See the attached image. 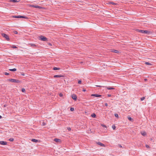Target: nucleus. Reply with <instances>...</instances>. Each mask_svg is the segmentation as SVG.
<instances>
[{
  "mask_svg": "<svg viewBox=\"0 0 156 156\" xmlns=\"http://www.w3.org/2000/svg\"><path fill=\"white\" fill-rule=\"evenodd\" d=\"M83 91L84 92H85L86 91V89H83Z\"/></svg>",
  "mask_w": 156,
  "mask_h": 156,
  "instance_id": "obj_43",
  "label": "nucleus"
},
{
  "mask_svg": "<svg viewBox=\"0 0 156 156\" xmlns=\"http://www.w3.org/2000/svg\"><path fill=\"white\" fill-rule=\"evenodd\" d=\"M59 95L60 97H62L63 96V94L62 93H60L59 94Z\"/></svg>",
  "mask_w": 156,
  "mask_h": 156,
  "instance_id": "obj_26",
  "label": "nucleus"
},
{
  "mask_svg": "<svg viewBox=\"0 0 156 156\" xmlns=\"http://www.w3.org/2000/svg\"><path fill=\"white\" fill-rule=\"evenodd\" d=\"M147 65H151V64L150 63H149L148 62H145V63Z\"/></svg>",
  "mask_w": 156,
  "mask_h": 156,
  "instance_id": "obj_23",
  "label": "nucleus"
},
{
  "mask_svg": "<svg viewBox=\"0 0 156 156\" xmlns=\"http://www.w3.org/2000/svg\"><path fill=\"white\" fill-rule=\"evenodd\" d=\"M110 3L112 4H113L114 3L113 2H111Z\"/></svg>",
  "mask_w": 156,
  "mask_h": 156,
  "instance_id": "obj_44",
  "label": "nucleus"
},
{
  "mask_svg": "<svg viewBox=\"0 0 156 156\" xmlns=\"http://www.w3.org/2000/svg\"><path fill=\"white\" fill-rule=\"evenodd\" d=\"M22 75H24L23 74H22Z\"/></svg>",
  "mask_w": 156,
  "mask_h": 156,
  "instance_id": "obj_47",
  "label": "nucleus"
},
{
  "mask_svg": "<svg viewBox=\"0 0 156 156\" xmlns=\"http://www.w3.org/2000/svg\"><path fill=\"white\" fill-rule=\"evenodd\" d=\"M111 94H108V96L109 97H111Z\"/></svg>",
  "mask_w": 156,
  "mask_h": 156,
  "instance_id": "obj_42",
  "label": "nucleus"
},
{
  "mask_svg": "<svg viewBox=\"0 0 156 156\" xmlns=\"http://www.w3.org/2000/svg\"><path fill=\"white\" fill-rule=\"evenodd\" d=\"M0 144L2 145H6L7 144V142L4 141H0Z\"/></svg>",
  "mask_w": 156,
  "mask_h": 156,
  "instance_id": "obj_8",
  "label": "nucleus"
},
{
  "mask_svg": "<svg viewBox=\"0 0 156 156\" xmlns=\"http://www.w3.org/2000/svg\"><path fill=\"white\" fill-rule=\"evenodd\" d=\"M144 80H145V81H146V80H147V79H144Z\"/></svg>",
  "mask_w": 156,
  "mask_h": 156,
  "instance_id": "obj_45",
  "label": "nucleus"
},
{
  "mask_svg": "<svg viewBox=\"0 0 156 156\" xmlns=\"http://www.w3.org/2000/svg\"><path fill=\"white\" fill-rule=\"evenodd\" d=\"M28 6L30 7H33L36 8L41 9L42 8L39 5H28Z\"/></svg>",
  "mask_w": 156,
  "mask_h": 156,
  "instance_id": "obj_3",
  "label": "nucleus"
},
{
  "mask_svg": "<svg viewBox=\"0 0 156 156\" xmlns=\"http://www.w3.org/2000/svg\"><path fill=\"white\" fill-rule=\"evenodd\" d=\"M105 106H108V104L107 103H105Z\"/></svg>",
  "mask_w": 156,
  "mask_h": 156,
  "instance_id": "obj_41",
  "label": "nucleus"
},
{
  "mask_svg": "<svg viewBox=\"0 0 156 156\" xmlns=\"http://www.w3.org/2000/svg\"><path fill=\"white\" fill-rule=\"evenodd\" d=\"M12 17L13 18H25L27 19V17L26 16H13Z\"/></svg>",
  "mask_w": 156,
  "mask_h": 156,
  "instance_id": "obj_4",
  "label": "nucleus"
},
{
  "mask_svg": "<svg viewBox=\"0 0 156 156\" xmlns=\"http://www.w3.org/2000/svg\"><path fill=\"white\" fill-rule=\"evenodd\" d=\"M9 140L10 141H12L14 140V139L13 138H11L9 139Z\"/></svg>",
  "mask_w": 156,
  "mask_h": 156,
  "instance_id": "obj_24",
  "label": "nucleus"
},
{
  "mask_svg": "<svg viewBox=\"0 0 156 156\" xmlns=\"http://www.w3.org/2000/svg\"><path fill=\"white\" fill-rule=\"evenodd\" d=\"M72 98L74 100H76L77 99L76 95L75 94H73L71 95Z\"/></svg>",
  "mask_w": 156,
  "mask_h": 156,
  "instance_id": "obj_7",
  "label": "nucleus"
},
{
  "mask_svg": "<svg viewBox=\"0 0 156 156\" xmlns=\"http://www.w3.org/2000/svg\"><path fill=\"white\" fill-rule=\"evenodd\" d=\"M48 44L50 46H52V44H51V43H48Z\"/></svg>",
  "mask_w": 156,
  "mask_h": 156,
  "instance_id": "obj_38",
  "label": "nucleus"
},
{
  "mask_svg": "<svg viewBox=\"0 0 156 156\" xmlns=\"http://www.w3.org/2000/svg\"><path fill=\"white\" fill-rule=\"evenodd\" d=\"M107 88V89L108 90H112V89H114V88L113 87H105Z\"/></svg>",
  "mask_w": 156,
  "mask_h": 156,
  "instance_id": "obj_18",
  "label": "nucleus"
},
{
  "mask_svg": "<svg viewBox=\"0 0 156 156\" xmlns=\"http://www.w3.org/2000/svg\"><path fill=\"white\" fill-rule=\"evenodd\" d=\"M8 81H10L12 82L13 83H19L20 82V81L18 80H16L12 79H9L8 80Z\"/></svg>",
  "mask_w": 156,
  "mask_h": 156,
  "instance_id": "obj_1",
  "label": "nucleus"
},
{
  "mask_svg": "<svg viewBox=\"0 0 156 156\" xmlns=\"http://www.w3.org/2000/svg\"><path fill=\"white\" fill-rule=\"evenodd\" d=\"M9 70L11 71H15L16 70V69L15 68H14L13 69H10Z\"/></svg>",
  "mask_w": 156,
  "mask_h": 156,
  "instance_id": "obj_17",
  "label": "nucleus"
},
{
  "mask_svg": "<svg viewBox=\"0 0 156 156\" xmlns=\"http://www.w3.org/2000/svg\"><path fill=\"white\" fill-rule=\"evenodd\" d=\"M115 116L116 117H117V118H118L119 117L118 115L117 114V113L115 114Z\"/></svg>",
  "mask_w": 156,
  "mask_h": 156,
  "instance_id": "obj_21",
  "label": "nucleus"
},
{
  "mask_svg": "<svg viewBox=\"0 0 156 156\" xmlns=\"http://www.w3.org/2000/svg\"><path fill=\"white\" fill-rule=\"evenodd\" d=\"M138 32H139L142 33L144 34H149L150 33V32L148 30H139Z\"/></svg>",
  "mask_w": 156,
  "mask_h": 156,
  "instance_id": "obj_2",
  "label": "nucleus"
},
{
  "mask_svg": "<svg viewBox=\"0 0 156 156\" xmlns=\"http://www.w3.org/2000/svg\"><path fill=\"white\" fill-rule=\"evenodd\" d=\"M112 128L113 129H115L116 128L115 126L114 125H113L112 126Z\"/></svg>",
  "mask_w": 156,
  "mask_h": 156,
  "instance_id": "obj_22",
  "label": "nucleus"
},
{
  "mask_svg": "<svg viewBox=\"0 0 156 156\" xmlns=\"http://www.w3.org/2000/svg\"><path fill=\"white\" fill-rule=\"evenodd\" d=\"M2 35L3 37L6 38L7 40L9 41V37L7 35L3 33L2 34Z\"/></svg>",
  "mask_w": 156,
  "mask_h": 156,
  "instance_id": "obj_5",
  "label": "nucleus"
},
{
  "mask_svg": "<svg viewBox=\"0 0 156 156\" xmlns=\"http://www.w3.org/2000/svg\"><path fill=\"white\" fill-rule=\"evenodd\" d=\"M60 69V68H59L55 67L53 68V70H59Z\"/></svg>",
  "mask_w": 156,
  "mask_h": 156,
  "instance_id": "obj_19",
  "label": "nucleus"
},
{
  "mask_svg": "<svg viewBox=\"0 0 156 156\" xmlns=\"http://www.w3.org/2000/svg\"><path fill=\"white\" fill-rule=\"evenodd\" d=\"M12 47L14 48H17V47L15 46H13Z\"/></svg>",
  "mask_w": 156,
  "mask_h": 156,
  "instance_id": "obj_33",
  "label": "nucleus"
},
{
  "mask_svg": "<svg viewBox=\"0 0 156 156\" xmlns=\"http://www.w3.org/2000/svg\"><path fill=\"white\" fill-rule=\"evenodd\" d=\"M40 38L41 40L43 41H47V39L46 38V37L43 36H41L40 37Z\"/></svg>",
  "mask_w": 156,
  "mask_h": 156,
  "instance_id": "obj_6",
  "label": "nucleus"
},
{
  "mask_svg": "<svg viewBox=\"0 0 156 156\" xmlns=\"http://www.w3.org/2000/svg\"><path fill=\"white\" fill-rule=\"evenodd\" d=\"M145 146L147 148H150V147H149V145H145Z\"/></svg>",
  "mask_w": 156,
  "mask_h": 156,
  "instance_id": "obj_28",
  "label": "nucleus"
},
{
  "mask_svg": "<svg viewBox=\"0 0 156 156\" xmlns=\"http://www.w3.org/2000/svg\"><path fill=\"white\" fill-rule=\"evenodd\" d=\"M2 118V116L0 115V119Z\"/></svg>",
  "mask_w": 156,
  "mask_h": 156,
  "instance_id": "obj_46",
  "label": "nucleus"
},
{
  "mask_svg": "<svg viewBox=\"0 0 156 156\" xmlns=\"http://www.w3.org/2000/svg\"><path fill=\"white\" fill-rule=\"evenodd\" d=\"M97 144L99 145H100L101 146H103V147H105V146L104 145V144H102L101 143V142H98L97 143Z\"/></svg>",
  "mask_w": 156,
  "mask_h": 156,
  "instance_id": "obj_14",
  "label": "nucleus"
},
{
  "mask_svg": "<svg viewBox=\"0 0 156 156\" xmlns=\"http://www.w3.org/2000/svg\"><path fill=\"white\" fill-rule=\"evenodd\" d=\"M112 52H115V53H118L119 52V51L117 50H115V49H112L111 50Z\"/></svg>",
  "mask_w": 156,
  "mask_h": 156,
  "instance_id": "obj_12",
  "label": "nucleus"
},
{
  "mask_svg": "<svg viewBox=\"0 0 156 156\" xmlns=\"http://www.w3.org/2000/svg\"><path fill=\"white\" fill-rule=\"evenodd\" d=\"M74 110V108H70V111H73Z\"/></svg>",
  "mask_w": 156,
  "mask_h": 156,
  "instance_id": "obj_27",
  "label": "nucleus"
},
{
  "mask_svg": "<svg viewBox=\"0 0 156 156\" xmlns=\"http://www.w3.org/2000/svg\"><path fill=\"white\" fill-rule=\"evenodd\" d=\"M11 1L14 2H17V0H11Z\"/></svg>",
  "mask_w": 156,
  "mask_h": 156,
  "instance_id": "obj_25",
  "label": "nucleus"
},
{
  "mask_svg": "<svg viewBox=\"0 0 156 156\" xmlns=\"http://www.w3.org/2000/svg\"><path fill=\"white\" fill-rule=\"evenodd\" d=\"M67 129L68 130H69V131L71 129V128L70 127L67 128Z\"/></svg>",
  "mask_w": 156,
  "mask_h": 156,
  "instance_id": "obj_35",
  "label": "nucleus"
},
{
  "mask_svg": "<svg viewBox=\"0 0 156 156\" xmlns=\"http://www.w3.org/2000/svg\"><path fill=\"white\" fill-rule=\"evenodd\" d=\"M14 33L15 34H17L18 33L17 32V31H15L14 32Z\"/></svg>",
  "mask_w": 156,
  "mask_h": 156,
  "instance_id": "obj_39",
  "label": "nucleus"
},
{
  "mask_svg": "<svg viewBox=\"0 0 156 156\" xmlns=\"http://www.w3.org/2000/svg\"><path fill=\"white\" fill-rule=\"evenodd\" d=\"M141 134L144 136H145L146 135V133L145 132H141Z\"/></svg>",
  "mask_w": 156,
  "mask_h": 156,
  "instance_id": "obj_16",
  "label": "nucleus"
},
{
  "mask_svg": "<svg viewBox=\"0 0 156 156\" xmlns=\"http://www.w3.org/2000/svg\"><path fill=\"white\" fill-rule=\"evenodd\" d=\"M5 75H8L9 74V73H6V72H5Z\"/></svg>",
  "mask_w": 156,
  "mask_h": 156,
  "instance_id": "obj_31",
  "label": "nucleus"
},
{
  "mask_svg": "<svg viewBox=\"0 0 156 156\" xmlns=\"http://www.w3.org/2000/svg\"><path fill=\"white\" fill-rule=\"evenodd\" d=\"M42 124L43 126H45L46 125V124L44 122H43Z\"/></svg>",
  "mask_w": 156,
  "mask_h": 156,
  "instance_id": "obj_40",
  "label": "nucleus"
},
{
  "mask_svg": "<svg viewBox=\"0 0 156 156\" xmlns=\"http://www.w3.org/2000/svg\"><path fill=\"white\" fill-rule=\"evenodd\" d=\"M91 116L93 118H95L96 116V115L94 113H93L91 115Z\"/></svg>",
  "mask_w": 156,
  "mask_h": 156,
  "instance_id": "obj_20",
  "label": "nucleus"
},
{
  "mask_svg": "<svg viewBox=\"0 0 156 156\" xmlns=\"http://www.w3.org/2000/svg\"><path fill=\"white\" fill-rule=\"evenodd\" d=\"M63 77V76L61 75H55L54 76V78H56V77H58L60 78L61 77Z\"/></svg>",
  "mask_w": 156,
  "mask_h": 156,
  "instance_id": "obj_11",
  "label": "nucleus"
},
{
  "mask_svg": "<svg viewBox=\"0 0 156 156\" xmlns=\"http://www.w3.org/2000/svg\"><path fill=\"white\" fill-rule=\"evenodd\" d=\"M144 99H145V98L144 97H142V98H141L140 99H141V101H143V100H144Z\"/></svg>",
  "mask_w": 156,
  "mask_h": 156,
  "instance_id": "obj_29",
  "label": "nucleus"
},
{
  "mask_svg": "<svg viewBox=\"0 0 156 156\" xmlns=\"http://www.w3.org/2000/svg\"><path fill=\"white\" fill-rule=\"evenodd\" d=\"M96 86H97L98 87H104V86H98V85H96Z\"/></svg>",
  "mask_w": 156,
  "mask_h": 156,
  "instance_id": "obj_37",
  "label": "nucleus"
},
{
  "mask_svg": "<svg viewBox=\"0 0 156 156\" xmlns=\"http://www.w3.org/2000/svg\"><path fill=\"white\" fill-rule=\"evenodd\" d=\"M101 126H102L104 127H106V126L105 125H102H102H101Z\"/></svg>",
  "mask_w": 156,
  "mask_h": 156,
  "instance_id": "obj_36",
  "label": "nucleus"
},
{
  "mask_svg": "<svg viewBox=\"0 0 156 156\" xmlns=\"http://www.w3.org/2000/svg\"><path fill=\"white\" fill-rule=\"evenodd\" d=\"M25 91V89L23 88L22 89V92H24Z\"/></svg>",
  "mask_w": 156,
  "mask_h": 156,
  "instance_id": "obj_30",
  "label": "nucleus"
},
{
  "mask_svg": "<svg viewBox=\"0 0 156 156\" xmlns=\"http://www.w3.org/2000/svg\"><path fill=\"white\" fill-rule=\"evenodd\" d=\"M29 44L30 45L31 47H35L36 46V45L34 44L30 43Z\"/></svg>",
  "mask_w": 156,
  "mask_h": 156,
  "instance_id": "obj_15",
  "label": "nucleus"
},
{
  "mask_svg": "<svg viewBox=\"0 0 156 156\" xmlns=\"http://www.w3.org/2000/svg\"><path fill=\"white\" fill-rule=\"evenodd\" d=\"M128 118V119L130 121L132 120V118L130 117H129Z\"/></svg>",
  "mask_w": 156,
  "mask_h": 156,
  "instance_id": "obj_32",
  "label": "nucleus"
},
{
  "mask_svg": "<svg viewBox=\"0 0 156 156\" xmlns=\"http://www.w3.org/2000/svg\"><path fill=\"white\" fill-rule=\"evenodd\" d=\"M91 96H95L97 97H99L101 96V95H100L97 94H92L91 95Z\"/></svg>",
  "mask_w": 156,
  "mask_h": 156,
  "instance_id": "obj_9",
  "label": "nucleus"
},
{
  "mask_svg": "<svg viewBox=\"0 0 156 156\" xmlns=\"http://www.w3.org/2000/svg\"><path fill=\"white\" fill-rule=\"evenodd\" d=\"M31 141L33 142H39V140H36V139H32V140H31Z\"/></svg>",
  "mask_w": 156,
  "mask_h": 156,
  "instance_id": "obj_13",
  "label": "nucleus"
},
{
  "mask_svg": "<svg viewBox=\"0 0 156 156\" xmlns=\"http://www.w3.org/2000/svg\"><path fill=\"white\" fill-rule=\"evenodd\" d=\"M81 83V80H79L78 81V83L79 84H80Z\"/></svg>",
  "mask_w": 156,
  "mask_h": 156,
  "instance_id": "obj_34",
  "label": "nucleus"
},
{
  "mask_svg": "<svg viewBox=\"0 0 156 156\" xmlns=\"http://www.w3.org/2000/svg\"><path fill=\"white\" fill-rule=\"evenodd\" d=\"M54 141L56 142H61V140L59 139H58L57 138L55 139H54Z\"/></svg>",
  "mask_w": 156,
  "mask_h": 156,
  "instance_id": "obj_10",
  "label": "nucleus"
}]
</instances>
